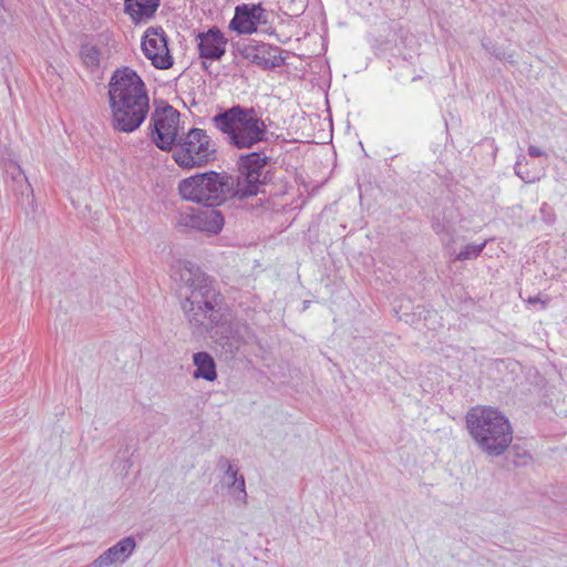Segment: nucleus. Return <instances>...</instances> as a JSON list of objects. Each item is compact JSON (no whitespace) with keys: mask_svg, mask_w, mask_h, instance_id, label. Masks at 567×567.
Returning <instances> with one entry per match:
<instances>
[{"mask_svg":"<svg viewBox=\"0 0 567 567\" xmlns=\"http://www.w3.org/2000/svg\"><path fill=\"white\" fill-rule=\"evenodd\" d=\"M270 157L265 152H252L238 159V174L209 171L179 182L181 196L204 206H217L228 198L256 196L267 177Z\"/></svg>","mask_w":567,"mask_h":567,"instance_id":"nucleus-1","label":"nucleus"},{"mask_svg":"<svg viewBox=\"0 0 567 567\" xmlns=\"http://www.w3.org/2000/svg\"><path fill=\"white\" fill-rule=\"evenodd\" d=\"M172 278L178 287L182 310L198 333L210 332L223 319V296L215 282L197 265L177 260L172 268Z\"/></svg>","mask_w":567,"mask_h":567,"instance_id":"nucleus-2","label":"nucleus"},{"mask_svg":"<svg viewBox=\"0 0 567 567\" xmlns=\"http://www.w3.org/2000/svg\"><path fill=\"white\" fill-rule=\"evenodd\" d=\"M113 125L133 132L142 124V79L128 66L117 68L109 82Z\"/></svg>","mask_w":567,"mask_h":567,"instance_id":"nucleus-3","label":"nucleus"},{"mask_svg":"<svg viewBox=\"0 0 567 567\" xmlns=\"http://www.w3.org/2000/svg\"><path fill=\"white\" fill-rule=\"evenodd\" d=\"M465 419L471 437L489 456L502 455L513 441L511 423L497 409L477 405Z\"/></svg>","mask_w":567,"mask_h":567,"instance_id":"nucleus-4","label":"nucleus"},{"mask_svg":"<svg viewBox=\"0 0 567 567\" xmlns=\"http://www.w3.org/2000/svg\"><path fill=\"white\" fill-rule=\"evenodd\" d=\"M212 122L228 144L239 150L267 140V125L254 107L235 105L213 116Z\"/></svg>","mask_w":567,"mask_h":567,"instance_id":"nucleus-5","label":"nucleus"},{"mask_svg":"<svg viewBox=\"0 0 567 567\" xmlns=\"http://www.w3.org/2000/svg\"><path fill=\"white\" fill-rule=\"evenodd\" d=\"M171 151L173 159L183 169L203 167L217 156L215 142L206 130L198 127L182 133Z\"/></svg>","mask_w":567,"mask_h":567,"instance_id":"nucleus-6","label":"nucleus"},{"mask_svg":"<svg viewBox=\"0 0 567 567\" xmlns=\"http://www.w3.org/2000/svg\"><path fill=\"white\" fill-rule=\"evenodd\" d=\"M181 113L162 103L152 113L150 130L153 143L162 151H171L179 137Z\"/></svg>","mask_w":567,"mask_h":567,"instance_id":"nucleus-7","label":"nucleus"},{"mask_svg":"<svg viewBox=\"0 0 567 567\" xmlns=\"http://www.w3.org/2000/svg\"><path fill=\"white\" fill-rule=\"evenodd\" d=\"M177 223L183 227L218 234L224 226V216L215 206H205L181 212Z\"/></svg>","mask_w":567,"mask_h":567,"instance_id":"nucleus-8","label":"nucleus"},{"mask_svg":"<svg viewBox=\"0 0 567 567\" xmlns=\"http://www.w3.org/2000/svg\"><path fill=\"white\" fill-rule=\"evenodd\" d=\"M144 56L158 70L173 66L174 60L169 53L167 35L162 27H151L144 31Z\"/></svg>","mask_w":567,"mask_h":567,"instance_id":"nucleus-9","label":"nucleus"},{"mask_svg":"<svg viewBox=\"0 0 567 567\" xmlns=\"http://www.w3.org/2000/svg\"><path fill=\"white\" fill-rule=\"evenodd\" d=\"M268 23L267 12L261 4L243 3L235 8L229 28L239 34H251L259 24Z\"/></svg>","mask_w":567,"mask_h":567,"instance_id":"nucleus-10","label":"nucleus"},{"mask_svg":"<svg viewBox=\"0 0 567 567\" xmlns=\"http://www.w3.org/2000/svg\"><path fill=\"white\" fill-rule=\"evenodd\" d=\"M243 55L251 63L265 70L276 69L285 63V59L281 56V49L264 42L246 45L243 50Z\"/></svg>","mask_w":567,"mask_h":567,"instance_id":"nucleus-11","label":"nucleus"},{"mask_svg":"<svg viewBox=\"0 0 567 567\" xmlns=\"http://www.w3.org/2000/svg\"><path fill=\"white\" fill-rule=\"evenodd\" d=\"M226 44L227 39L217 27L197 35V49L200 59L219 61L226 53Z\"/></svg>","mask_w":567,"mask_h":567,"instance_id":"nucleus-12","label":"nucleus"},{"mask_svg":"<svg viewBox=\"0 0 567 567\" xmlns=\"http://www.w3.org/2000/svg\"><path fill=\"white\" fill-rule=\"evenodd\" d=\"M136 543L132 536L125 537L96 557L89 567H112L123 564L132 555Z\"/></svg>","mask_w":567,"mask_h":567,"instance_id":"nucleus-13","label":"nucleus"},{"mask_svg":"<svg viewBox=\"0 0 567 567\" xmlns=\"http://www.w3.org/2000/svg\"><path fill=\"white\" fill-rule=\"evenodd\" d=\"M193 363L195 370L193 378L198 380L203 379L213 382L217 379V369L214 358L206 351H199L193 354Z\"/></svg>","mask_w":567,"mask_h":567,"instance_id":"nucleus-14","label":"nucleus"},{"mask_svg":"<svg viewBox=\"0 0 567 567\" xmlns=\"http://www.w3.org/2000/svg\"><path fill=\"white\" fill-rule=\"evenodd\" d=\"M7 173L11 176L12 179V190L17 195L25 197L28 202H32L33 189L22 168L17 163H10L7 167Z\"/></svg>","mask_w":567,"mask_h":567,"instance_id":"nucleus-15","label":"nucleus"},{"mask_svg":"<svg viewBox=\"0 0 567 567\" xmlns=\"http://www.w3.org/2000/svg\"><path fill=\"white\" fill-rule=\"evenodd\" d=\"M80 56L85 68L96 69L100 66L102 53L96 45L84 43L81 45Z\"/></svg>","mask_w":567,"mask_h":567,"instance_id":"nucleus-16","label":"nucleus"},{"mask_svg":"<svg viewBox=\"0 0 567 567\" xmlns=\"http://www.w3.org/2000/svg\"><path fill=\"white\" fill-rule=\"evenodd\" d=\"M488 240H484L481 244H467L465 245L460 252L455 256V260L465 261L476 259L484 248L486 247Z\"/></svg>","mask_w":567,"mask_h":567,"instance_id":"nucleus-17","label":"nucleus"},{"mask_svg":"<svg viewBox=\"0 0 567 567\" xmlns=\"http://www.w3.org/2000/svg\"><path fill=\"white\" fill-rule=\"evenodd\" d=\"M228 487L230 489V494L235 502H237L240 505L247 504V492H246V485H245V478L244 476L239 478H235V482L228 483Z\"/></svg>","mask_w":567,"mask_h":567,"instance_id":"nucleus-18","label":"nucleus"},{"mask_svg":"<svg viewBox=\"0 0 567 567\" xmlns=\"http://www.w3.org/2000/svg\"><path fill=\"white\" fill-rule=\"evenodd\" d=\"M524 164H526V157L519 154L514 166L515 174L525 183H534L537 179L536 176L530 174Z\"/></svg>","mask_w":567,"mask_h":567,"instance_id":"nucleus-19","label":"nucleus"},{"mask_svg":"<svg viewBox=\"0 0 567 567\" xmlns=\"http://www.w3.org/2000/svg\"><path fill=\"white\" fill-rule=\"evenodd\" d=\"M125 12L131 17L135 24L142 21V0H124Z\"/></svg>","mask_w":567,"mask_h":567,"instance_id":"nucleus-20","label":"nucleus"},{"mask_svg":"<svg viewBox=\"0 0 567 567\" xmlns=\"http://www.w3.org/2000/svg\"><path fill=\"white\" fill-rule=\"evenodd\" d=\"M159 4L161 0H143L144 20L153 18Z\"/></svg>","mask_w":567,"mask_h":567,"instance_id":"nucleus-21","label":"nucleus"},{"mask_svg":"<svg viewBox=\"0 0 567 567\" xmlns=\"http://www.w3.org/2000/svg\"><path fill=\"white\" fill-rule=\"evenodd\" d=\"M220 463H223L224 465H226L225 478H226L227 484H228V483H233V482H235V478H239V477H241V476H243V475H240V474L238 473V470H237V468H235V466H234V465H231V464L228 462V460H226V458H221V460H220Z\"/></svg>","mask_w":567,"mask_h":567,"instance_id":"nucleus-22","label":"nucleus"},{"mask_svg":"<svg viewBox=\"0 0 567 567\" xmlns=\"http://www.w3.org/2000/svg\"><path fill=\"white\" fill-rule=\"evenodd\" d=\"M527 152L530 157H547V153L535 145H529Z\"/></svg>","mask_w":567,"mask_h":567,"instance_id":"nucleus-23","label":"nucleus"},{"mask_svg":"<svg viewBox=\"0 0 567 567\" xmlns=\"http://www.w3.org/2000/svg\"><path fill=\"white\" fill-rule=\"evenodd\" d=\"M527 302L532 305L539 303L542 306V309H545L547 307V302L542 300L539 297H529L527 299Z\"/></svg>","mask_w":567,"mask_h":567,"instance_id":"nucleus-24","label":"nucleus"},{"mask_svg":"<svg viewBox=\"0 0 567 567\" xmlns=\"http://www.w3.org/2000/svg\"><path fill=\"white\" fill-rule=\"evenodd\" d=\"M495 56L499 60H507L508 62L511 63H514L515 60L513 58V54H508L506 55L505 53H498V52H494Z\"/></svg>","mask_w":567,"mask_h":567,"instance_id":"nucleus-25","label":"nucleus"},{"mask_svg":"<svg viewBox=\"0 0 567 567\" xmlns=\"http://www.w3.org/2000/svg\"><path fill=\"white\" fill-rule=\"evenodd\" d=\"M143 99H144V120L146 118V114L148 112V107H150V104H148V96H147V93L146 91L144 90V95H143Z\"/></svg>","mask_w":567,"mask_h":567,"instance_id":"nucleus-26","label":"nucleus"}]
</instances>
